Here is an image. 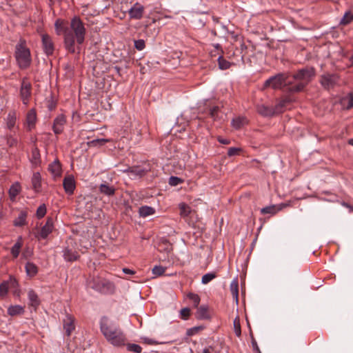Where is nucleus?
Listing matches in <instances>:
<instances>
[{
	"label": "nucleus",
	"instance_id": "61",
	"mask_svg": "<svg viewBox=\"0 0 353 353\" xmlns=\"http://www.w3.org/2000/svg\"><path fill=\"white\" fill-rule=\"evenodd\" d=\"M216 48H218L219 47V44H216V46H215Z\"/></svg>",
	"mask_w": 353,
	"mask_h": 353
},
{
	"label": "nucleus",
	"instance_id": "41",
	"mask_svg": "<svg viewBox=\"0 0 353 353\" xmlns=\"http://www.w3.org/2000/svg\"><path fill=\"white\" fill-rule=\"evenodd\" d=\"M54 26L57 34H60L61 32H63V33L64 34V28H68V26H65L64 25V22L63 21H61L59 19L56 21Z\"/></svg>",
	"mask_w": 353,
	"mask_h": 353
},
{
	"label": "nucleus",
	"instance_id": "56",
	"mask_svg": "<svg viewBox=\"0 0 353 353\" xmlns=\"http://www.w3.org/2000/svg\"><path fill=\"white\" fill-rule=\"evenodd\" d=\"M218 141L219 143H221L222 144H225V145H228L230 143V140L226 139H223L221 137H218Z\"/></svg>",
	"mask_w": 353,
	"mask_h": 353
},
{
	"label": "nucleus",
	"instance_id": "15",
	"mask_svg": "<svg viewBox=\"0 0 353 353\" xmlns=\"http://www.w3.org/2000/svg\"><path fill=\"white\" fill-rule=\"evenodd\" d=\"M99 190L100 193L108 196H111L115 194L116 188L114 185H111L107 182H104L99 185Z\"/></svg>",
	"mask_w": 353,
	"mask_h": 353
},
{
	"label": "nucleus",
	"instance_id": "50",
	"mask_svg": "<svg viewBox=\"0 0 353 353\" xmlns=\"http://www.w3.org/2000/svg\"><path fill=\"white\" fill-rule=\"evenodd\" d=\"M182 319H186L190 316V310L188 307L183 308L180 312Z\"/></svg>",
	"mask_w": 353,
	"mask_h": 353
},
{
	"label": "nucleus",
	"instance_id": "9",
	"mask_svg": "<svg viewBox=\"0 0 353 353\" xmlns=\"http://www.w3.org/2000/svg\"><path fill=\"white\" fill-rule=\"evenodd\" d=\"M42 47L47 56L52 55L54 50V45L52 38L46 34L41 35Z\"/></svg>",
	"mask_w": 353,
	"mask_h": 353
},
{
	"label": "nucleus",
	"instance_id": "38",
	"mask_svg": "<svg viewBox=\"0 0 353 353\" xmlns=\"http://www.w3.org/2000/svg\"><path fill=\"white\" fill-rule=\"evenodd\" d=\"M289 103L288 99H282L274 107V110L276 111V114H279L283 112V108L285 106L287 103Z\"/></svg>",
	"mask_w": 353,
	"mask_h": 353
},
{
	"label": "nucleus",
	"instance_id": "2",
	"mask_svg": "<svg viewBox=\"0 0 353 353\" xmlns=\"http://www.w3.org/2000/svg\"><path fill=\"white\" fill-rule=\"evenodd\" d=\"M100 330L105 340L116 347L125 345L127 337L124 332L107 316H103L99 322Z\"/></svg>",
	"mask_w": 353,
	"mask_h": 353
},
{
	"label": "nucleus",
	"instance_id": "14",
	"mask_svg": "<svg viewBox=\"0 0 353 353\" xmlns=\"http://www.w3.org/2000/svg\"><path fill=\"white\" fill-rule=\"evenodd\" d=\"M63 185L65 192L68 194H72L75 189L74 178L72 175L65 176L63 179Z\"/></svg>",
	"mask_w": 353,
	"mask_h": 353
},
{
	"label": "nucleus",
	"instance_id": "25",
	"mask_svg": "<svg viewBox=\"0 0 353 353\" xmlns=\"http://www.w3.org/2000/svg\"><path fill=\"white\" fill-rule=\"evenodd\" d=\"M341 103L343 107L345 109H350L353 107V95L348 94L347 96L343 97L341 101Z\"/></svg>",
	"mask_w": 353,
	"mask_h": 353
},
{
	"label": "nucleus",
	"instance_id": "51",
	"mask_svg": "<svg viewBox=\"0 0 353 353\" xmlns=\"http://www.w3.org/2000/svg\"><path fill=\"white\" fill-rule=\"evenodd\" d=\"M239 150L240 149L238 148H230L228 150V155L229 157L234 156L237 154Z\"/></svg>",
	"mask_w": 353,
	"mask_h": 353
},
{
	"label": "nucleus",
	"instance_id": "48",
	"mask_svg": "<svg viewBox=\"0 0 353 353\" xmlns=\"http://www.w3.org/2000/svg\"><path fill=\"white\" fill-rule=\"evenodd\" d=\"M145 47V41L139 39L134 41V48L138 50H143Z\"/></svg>",
	"mask_w": 353,
	"mask_h": 353
},
{
	"label": "nucleus",
	"instance_id": "30",
	"mask_svg": "<svg viewBox=\"0 0 353 353\" xmlns=\"http://www.w3.org/2000/svg\"><path fill=\"white\" fill-rule=\"evenodd\" d=\"M196 316L199 319H205L208 318V307L205 305H201L198 307Z\"/></svg>",
	"mask_w": 353,
	"mask_h": 353
},
{
	"label": "nucleus",
	"instance_id": "60",
	"mask_svg": "<svg viewBox=\"0 0 353 353\" xmlns=\"http://www.w3.org/2000/svg\"><path fill=\"white\" fill-rule=\"evenodd\" d=\"M350 61L353 63V53H352V55L351 56V57L350 59Z\"/></svg>",
	"mask_w": 353,
	"mask_h": 353
},
{
	"label": "nucleus",
	"instance_id": "22",
	"mask_svg": "<svg viewBox=\"0 0 353 353\" xmlns=\"http://www.w3.org/2000/svg\"><path fill=\"white\" fill-rule=\"evenodd\" d=\"M28 297L30 302V305L32 307H37L40 301L38 297V295L36 294V292L33 290H29L28 292Z\"/></svg>",
	"mask_w": 353,
	"mask_h": 353
},
{
	"label": "nucleus",
	"instance_id": "44",
	"mask_svg": "<svg viewBox=\"0 0 353 353\" xmlns=\"http://www.w3.org/2000/svg\"><path fill=\"white\" fill-rule=\"evenodd\" d=\"M234 330L235 334L239 337L241 334V330L239 319L237 317L234 320Z\"/></svg>",
	"mask_w": 353,
	"mask_h": 353
},
{
	"label": "nucleus",
	"instance_id": "54",
	"mask_svg": "<svg viewBox=\"0 0 353 353\" xmlns=\"http://www.w3.org/2000/svg\"><path fill=\"white\" fill-rule=\"evenodd\" d=\"M252 345L254 351H256V352H260L256 341L254 339H252Z\"/></svg>",
	"mask_w": 353,
	"mask_h": 353
},
{
	"label": "nucleus",
	"instance_id": "39",
	"mask_svg": "<svg viewBox=\"0 0 353 353\" xmlns=\"http://www.w3.org/2000/svg\"><path fill=\"white\" fill-rule=\"evenodd\" d=\"M218 63L219 68L221 70H226L230 68V63L223 59L221 56H219L218 58Z\"/></svg>",
	"mask_w": 353,
	"mask_h": 353
},
{
	"label": "nucleus",
	"instance_id": "26",
	"mask_svg": "<svg viewBox=\"0 0 353 353\" xmlns=\"http://www.w3.org/2000/svg\"><path fill=\"white\" fill-rule=\"evenodd\" d=\"M139 213L140 216L147 217L154 214L155 213V210L150 206L144 205L139 208Z\"/></svg>",
	"mask_w": 353,
	"mask_h": 353
},
{
	"label": "nucleus",
	"instance_id": "17",
	"mask_svg": "<svg viewBox=\"0 0 353 353\" xmlns=\"http://www.w3.org/2000/svg\"><path fill=\"white\" fill-rule=\"evenodd\" d=\"M257 112L264 117H272L276 114L274 107H269L263 104L257 106Z\"/></svg>",
	"mask_w": 353,
	"mask_h": 353
},
{
	"label": "nucleus",
	"instance_id": "18",
	"mask_svg": "<svg viewBox=\"0 0 353 353\" xmlns=\"http://www.w3.org/2000/svg\"><path fill=\"white\" fill-rule=\"evenodd\" d=\"M74 319L70 315H67L63 321V329L65 330L66 334L70 336L72 332L74 330Z\"/></svg>",
	"mask_w": 353,
	"mask_h": 353
},
{
	"label": "nucleus",
	"instance_id": "47",
	"mask_svg": "<svg viewBox=\"0 0 353 353\" xmlns=\"http://www.w3.org/2000/svg\"><path fill=\"white\" fill-rule=\"evenodd\" d=\"M188 298L193 302L194 307H197L200 303V297L198 294L190 293Z\"/></svg>",
	"mask_w": 353,
	"mask_h": 353
},
{
	"label": "nucleus",
	"instance_id": "20",
	"mask_svg": "<svg viewBox=\"0 0 353 353\" xmlns=\"http://www.w3.org/2000/svg\"><path fill=\"white\" fill-rule=\"evenodd\" d=\"M63 252V258L67 261H76L79 256L77 252L68 248H65Z\"/></svg>",
	"mask_w": 353,
	"mask_h": 353
},
{
	"label": "nucleus",
	"instance_id": "16",
	"mask_svg": "<svg viewBox=\"0 0 353 353\" xmlns=\"http://www.w3.org/2000/svg\"><path fill=\"white\" fill-rule=\"evenodd\" d=\"M48 170L53 177H59L61 174V166L60 162L58 160H54L49 165Z\"/></svg>",
	"mask_w": 353,
	"mask_h": 353
},
{
	"label": "nucleus",
	"instance_id": "55",
	"mask_svg": "<svg viewBox=\"0 0 353 353\" xmlns=\"http://www.w3.org/2000/svg\"><path fill=\"white\" fill-rule=\"evenodd\" d=\"M8 143L10 146H13L17 144V140L14 138L10 137L8 139Z\"/></svg>",
	"mask_w": 353,
	"mask_h": 353
},
{
	"label": "nucleus",
	"instance_id": "57",
	"mask_svg": "<svg viewBox=\"0 0 353 353\" xmlns=\"http://www.w3.org/2000/svg\"><path fill=\"white\" fill-rule=\"evenodd\" d=\"M123 272L125 274H133L134 273V272L133 270L128 269V268H123Z\"/></svg>",
	"mask_w": 353,
	"mask_h": 353
},
{
	"label": "nucleus",
	"instance_id": "31",
	"mask_svg": "<svg viewBox=\"0 0 353 353\" xmlns=\"http://www.w3.org/2000/svg\"><path fill=\"white\" fill-rule=\"evenodd\" d=\"M247 122H248V121H247L246 118H245V117H237L236 119H234L232 121V125L235 129H239L242 126H243L245 124H246Z\"/></svg>",
	"mask_w": 353,
	"mask_h": 353
},
{
	"label": "nucleus",
	"instance_id": "62",
	"mask_svg": "<svg viewBox=\"0 0 353 353\" xmlns=\"http://www.w3.org/2000/svg\"><path fill=\"white\" fill-rule=\"evenodd\" d=\"M212 33H213V34L216 35V32L215 31H213Z\"/></svg>",
	"mask_w": 353,
	"mask_h": 353
},
{
	"label": "nucleus",
	"instance_id": "3",
	"mask_svg": "<svg viewBox=\"0 0 353 353\" xmlns=\"http://www.w3.org/2000/svg\"><path fill=\"white\" fill-rule=\"evenodd\" d=\"M315 75L314 69L312 67H305L297 71L293 75L296 83L289 88V91L297 92L303 90L305 85L312 79Z\"/></svg>",
	"mask_w": 353,
	"mask_h": 353
},
{
	"label": "nucleus",
	"instance_id": "12",
	"mask_svg": "<svg viewBox=\"0 0 353 353\" xmlns=\"http://www.w3.org/2000/svg\"><path fill=\"white\" fill-rule=\"evenodd\" d=\"M143 12L144 7L139 3H136L129 10L128 13L131 19H140L143 17Z\"/></svg>",
	"mask_w": 353,
	"mask_h": 353
},
{
	"label": "nucleus",
	"instance_id": "49",
	"mask_svg": "<svg viewBox=\"0 0 353 353\" xmlns=\"http://www.w3.org/2000/svg\"><path fill=\"white\" fill-rule=\"evenodd\" d=\"M182 179L177 176H170L169 179V184L172 186L177 185L182 183Z\"/></svg>",
	"mask_w": 353,
	"mask_h": 353
},
{
	"label": "nucleus",
	"instance_id": "29",
	"mask_svg": "<svg viewBox=\"0 0 353 353\" xmlns=\"http://www.w3.org/2000/svg\"><path fill=\"white\" fill-rule=\"evenodd\" d=\"M16 114L14 112H10L8 113L6 118V126L9 130H12L16 123Z\"/></svg>",
	"mask_w": 353,
	"mask_h": 353
},
{
	"label": "nucleus",
	"instance_id": "13",
	"mask_svg": "<svg viewBox=\"0 0 353 353\" xmlns=\"http://www.w3.org/2000/svg\"><path fill=\"white\" fill-rule=\"evenodd\" d=\"M286 206H288V205L285 203H280L278 205H272L266 206L261 209V213L262 214H270V215H274L278 212L282 210Z\"/></svg>",
	"mask_w": 353,
	"mask_h": 353
},
{
	"label": "nucleus",
	"instance_id": "35",
	"mask_svg": "<svg viewBox=\"0 0 353 353\" xmlns=\"http://www.w3.org/2000/svg\"><path fill=\"white\" fill-rule=\"evenodd\" d=\"M127 171L130 172L132 174L138 176H142L146 172L145 170L142 169L140 167L130 168L128 170H127Z\"/></svg>",
	"mask_w": 353,
	"mask_h": 353
},
{
	"label": "nucleus",
	"instance_id": "37",
	"mask_svg": "<svg viewBox=\"0 0 353 353\" xmlns=\"http://www.w3.org/2000/svg\"><path fill=\"white\" fill-rule=\"evenodd\" d=\"M125 345H126L127 350L130 352H133L135 353H141L142 351V347L139 345L134 344V343H125Z\"/></svg>",
	"mask_w": 353,
	"mask_h": 353
},
{
	"label": "nucleus",
	"instance_id": "58",
	"mask_svg": "<svg viewBox=\"0 0 353 353\" xmlns=\"http://www.w3.org/2000/svg\"><path fill=\"white\" fill-rule=\"evenodd\" d=\"M348 143L353 146V139H350L348 140Z\"/></svg>",
	"mask_w": 353,
	"mask_h": 353
},
{
	"label": "nucleus",
	"instance_id": "5",
	"mask_svg": "<svg viewBox=\"0 0 353 353\" xmlns=\"http://www.w3.org/2000/svg\"><path fill=\"white\" fill-rule=\"evenodd\" d=\"M288 75L285 73H279L270 77L264 83V87H270L274 90L281 89L288 86H292L291 81L288 79Z\"/></svg>",
	"mask_w": 353,
	"mask_h": 353
},
{
	"label": "nucleus",
	"instance_id": "23",
	"mask_svg": "<svg viewBox=\"0 0 353 353\" xmlns=\"http://www.w3.org/2000/svg\"><path fill=\"white\" fill-rule=\"evenodd\" d=\"M24 312V307L19 305H10L8 308V314L12 316L22 314Z\"/></svg>",
	"mask_w": 353,
	"mask_h": 353
},
{
	"label": "nucleus",
	"instance_id": "32",
	"mask_svg": "<svg viewBox=\"0 0 353 353\" xmlns=\"http://www.w3.org/2000/svg\"><path fill=\"white\" fill-rule=\"evenodd\" d=\"M20 184L18 182L14 183L9 189V194L11 199H14L20 192Z\"/></svg>",
	"mask_w": 353,
	"mask_h": 353
},
{
	"label": "nucleus",
	"instance_id": "42",
	"mask_svg": "<svg viewBox=\"0 0 353 353\" xmlns=\"http://www.w3.org/2000/svg\"><path fill=\"white\" fill-rule=\"evenodd\" d=\"M46 214V206L45 204H42L39 206L36 212V216L38 219L43 218Z\"/></svg>",
	"mask_w": 353,
	"mask_h": 353
},
{
	"label": "nucleus",
	"instance_id": "27",
	"mask_svg": "<svg viewBox=\"0 0 353 353\" xmlns=\"http://www.w3.org/2000/svg\"><path fill=\"white\" fill-rule=\"evenodd\" d=\"M25 269L27 275L31 277L35 276L38 272L37 265L32 262H28L26 264Z\"/></svg>",
	"mask_w": 353,
	"mask_h": 353
},
{
	"label": "nucleus",
	"instance_id": "45",
	"mask_svg": "<svg viewBox=\"0 0 353 353\" xmlns=\"http://www.w3.org/2000/svg\"><path fill=\"white\" fill-rule=\"evenodd\" d=\"M165 268L161 265H156L152 269V274L156 276H161L164 274Z\"/></svg>",
	"mask_w": 353,
	"mask_h": 353
},
{
	"label": "nucleus",
	"instance_id": "34",
	"mask_svg": "<svg viewBox=\"0 0 353 353\" xmlns=\"http://www.w3.org/2000/svg\"><path fill=\"white\" fill-rule=\"evenodd\" d=\"M352 21H353V14L351 12L347 11V12H345L343 17L341 19L340 24L345 26V25H347L350 23H351Z\"/></svg>",
	"mask_w": 353,
	"mask_h": 353
},
{
	"label": "nucleus",
	"instance_id": "19",
	"mask_svg": "<svg viewBox=\"0 0 353 353\" xmlns=\"http://www.w3.org/2000/svg\"><path fill=\"white\" fill-rule=\"evenodd\" d=\"M37 121V114L34 109H31L28 111L26 115V123L29 130H31Z\"/></svg>",
	"mask_w": 353,
	"mask_h": 353
},
{
	"label": "nucleus",
	"instance_id": "53",
	"mask_svg": "<svg viewBox=\"0 0 353 353\" xmlns=\"http://www.w3.org/2000/svg\"><path fill=\"white\" fill-rule=\"evenodd\" d=\"M218 110H219V107H217V106H214V107L212 108L210 110V116L214 119H216V115Z\"/></svg>",
	"mask_w": 353,
	"mask_h": 353
},
{
	"label": "nucleus",
	"instance_id": "24",
	"mask_svg": "<svg viewBox=\"0 0 353 353\" xmlns=\"http://www.w3.org/2000/svg\"><path fill=\"white\" fill-rule=\"evenodd\" d=\"M31 181L34 191L39 192L41 185L40 174L39 172L34 173Z\"/></svg>",
	"mask_w": 353,
	"mask_h": 353
},
{
	"label": "nucleus",
	"instance_id": "10",
	"mask_svg": "<svg viewBox=\"0 0 353 353\" xmlns=\"http://www.w3.org/2000/svg\"><path fill=\"white\" fill-rule=\"evenodd\" d=\"M66 123L65 117L63 114L58 115L54 120L53 123V132L56 134L62 133L64 129L65 124Z\"/></svg>",
	"mask_w": 353,
	"mask_h": 353
},
{
	"label": "nucleus",
	"instance_id": "28",
	"mask_svg": "<svg viewBox=\"0 0 353 353\" xmlns=\"http://www.w3.org/2000/svg\"><path fill=\"white\" fill-rule=\"evenodd\" d=\"M230 292L232 293V297L235 301H238V296H239V283L236 279L233 280L230 285Z\"/></svg>",
	"mask_w": 353,
	"mask_h": 353
},
{
	"label": "nucleus",
	"instance_id": "59",
	"mask_svg": "<svg viewBox=\"0 0 353 353\" xmlns=\"http://www.w3.org/2000/svg\"><path fill=\"white\" fill-rule=\"evenodd\" d=\"M202 353H210L208 349H204Z\"/></svg>",
	"mask_w": 353,
	"mask_h": 353
},
{
	"label": "nucleus",
	"instance_id": "33",
	"mask_svg": "<svg viewBox=\"0 0 353 353\" xmlns=\"http://www.w3.org/2000/svg\"><path fill=\"white\" fill-rule=\"evenodd\" d=\"M179 208L180 210V215L183 217L188 216L191 212L190 207L185 203H179Z\"/></svg>",
	"mask_w": 353,
	"mask_h": 353
},
{
	"label": "nucleus",
	"instance_id": "6",
	"mask_svg": "<svg viewBox=\"0 0 353 353\" xmlns=\"http://www.w3.org/2000/svg\"><path fill=\"white\" fill-rule=\"evenodd\" d=\"M88 285L93 290L101 292L106 293L112 289V284L105 280L99 277H93L88 281Z\"/></svg>",
	"mask_w": 353,
	"mask_h": 353
},
{
	"label": "nucleus",
	"instance_id": "52",
	"mask_svg": "<svg viewBox=\"0 0 353 353\" xmlns=\"http://www.w3.org/2000/svg\"><path fill=\"white\" fill-rule=\"evenodd\" d=\"M108 141V139H95L91 141L92 145H97V143H100L101 145L104 144Z\"/></svg>",
	"mask_w": 353,
	"mask_h": 353
},
{
	"label": "nucleus",
	"instance_id": "40",
	"mask_svg": "<svg viewBox=\"0 0 353 353\" xmlns=\"http://www.w3.org/2000/svg\"><path fill=\"white\" fill-rule=\"evenodd\" d=\"M40 154L37 148H33L32 150L31 161L32 163L37 165L39 162Z\"/></svg>",
	"mask_w": 353,
	"mask_h": 353
},
{
	"label": "nucleus",
	"instance_id": "8",
	"mask_svg": "<svg viewBox=\"0 0 353 353\" xmlns=\"http://www.w3.org/2000/svg\"><path fill=\"white\" fill-rule=\"evenodd\" d=\"M320 83L327 90L333 88L339 83V77L334 74H325L321 77Z\"/></svg>",
	"mask_w": 353,
	"mask_h": 353
},
{
	"label": "nucleus",
	"instance_id": "7",
	"mask_svg": "<svg viewBox=\"0 0 353 353\" xmlns=\"http://www.w3.org/2000/svg\"><path fill=\"white\" fill-rule=\"evenodd\" d=\"M19 94L23 103L28 105L32 95V84L26 77L21 80Z\"/></svg>",
	"mask_w": 353,
	"mask_h": 353
},
{
	"label": "nucleus",
	"instance_id": "11",
	"mask_svg": "<svg viewBox=\"0 0 353 353\" xmlns=\"http://www.w3.org/2000/svg\"><path fill=\"white\" fill-rule=\"evenodd\" d=\"M54 228L53 220L52 218H48L46 224L41 228L37 238L45 239L52 232Z\"/></svg>",
	"mask_w": 353,
	"mask_h": 353
},
{
	"label": "nucleus",
	"instance_id": "4",
	"mask_svg": "<svg viewBox=\"0 0 353 353\" xmlns=\"http://www.w3.org/2000/svg\"><path fill=\"white\" fill-rule=\"evenodd\" d=\"M14 55L17 65L21 69H26L30 65L31 54L24 39H20L16 45Z\"/></svg>",
	"mask_w": 353,
	"mask_h": 353
},
{
	"label": "nucleus",
	"instance_id": "1",
	"mask_svg": "<svg viewBox=\"0 0 353 353\" xmlns=\"http://www.w3.org/2000/svg\"><path fill=\"white\" fill-rule=\"evenodd\" d=\"M86 35L85 25L79 17H74L69 26L64 28V47L70 53L80 52V46L84 43Z\"/></svg>",
	"mask_w": 353,
	"mask_h": 353
},
{
	"label": "nucleus",
	"instance_id": "21",
	"mask_svg": "<svg viewBox=\"0 0 353 353\" xmlns=\"http://www.w3.org/2000/svg\"><path fill=\"white\" fill-rule=\"evenodd\" d=\"M28 214L26 211H21L18 216L14 220L13 224L16 227H21L26 224Z\"/></svg>",
	"mask_w": 353,
	"mask_h": 353
},
{
	"label": "nucleus",
	"instance_id": "43",
	"mask_svg": "<svg viewBox=\"0 0 353 353\" xmlns=\"http://www.w3.org/2000/svg\"><path fill=\"white\" fill-rule=\"evenodd\" d=\"M21 248V243L20 242H17L11 248V254L14 258H17L20 252V249Z\"/></svg>",
	"mask_w": 353,
	"mask_h": 353
},
{
	"label": "nucleus",
	"instance_id": "46",
	"mask_svg": "<svg viewBox=\"0 0 353 353\" xmlns=\"http://www.w3.org/2000/svg\"><path fill=\"white\" fill-rule=\"evenodd\" d=\"M8 292V283L3 282L0 285V297H4Z\"/></svg>",
	"mask_w": 353,
	"mask_h": 353
},
{
	"label": "nucleus",
	"instance_id": "36",
	"mask_svg": "<svg viewBox=\"0 0 353 353\" xmlns=\"http://www.w3.org/2000/svg\"><path fill=\"white\" fill-rule=\"evenodd\" d=\"M216 277V274L215 272H208L202 276L201 283L203 284H208Z\"/></svg>",
	"mask_w": 353,
	"mask_h": 353
}]
</instances>
